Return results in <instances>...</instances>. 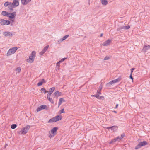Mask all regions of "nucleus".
<instances>
[{
	"instance_id": "nucleus-23",
	"label": "nucleus",
	"mask_w": 150,
	"mask_h": 150,
	"mask_svg": "<svg viewBox=\"0 0 150 150\" xmlns=\"http://www.w3.org/2000/svg\"><path fill=\"white\" fill-rule=\"evenodd\" d=\"M102 4L103 5H106L108 4V1L106 0H102Z\"/></svg>"
},
{
	"instance_id": "nucleus-28",
	"label": "nucleus",
	"mask_w": 150,
	"mask_h": 150,
	"mask_svg": "<svg viewBox=\"0 0 150 150\" xmlns=\"http://www.w3.org/2000/svg\"><path fill=\"white\" fill-rule=\"evenodd\" d=\"M47 98L48 100L49 101L52 103H54V101L52 100V99L50 98V97H47Z\"/></svg>"
},
{
	"instance_id": "nucleus-14",
	"label": "nucleus",
	"mask_w": 150,
	"mask_h": 150,
	"mask_svg": "<svg viewBox=\"0 0 150 150\" xmlns=\"http://www.w3.org/2000/svg\"><path fill=\"white\" fill-rule=\"evenodd\" d=\"M4 6L5 7L8 6V8L10 10H12L11 8V2H6L4 3Z\"/></svg>"
},
{
	"instance_id": "nucleus-12",
	"label": "nucleus",
	"mask_w": 150,
	"mask_h": 150,
	"mask_svg": "<svg viewBox=\"0 0 150 150\" xmlns=\"http://www.w3.org/2000/svg\"><path fill=\"white\" fill-rule=\"evenodd\" d=\"M22 4L24 5H26L31 1V0H21Z\"/></svg>"
},
{
	"instance_id": "nucleus-3",
	"label": "nucleus",
	"mask_w": 150,
	"mask_h": 150,
	"mask_svg": "<svg viewBox=\"0 0 150 150\" xmlns=\"http://www.w3.org/2000/svg\"><path fill=\"white\" fill-rule=\"evenodd\" d=\"M58 128L57 127H55L52 129L50 132H49V137L50 138L53 137L56 134V132Z\"/></svg>"
},
{
	"instance_id": "nucleus-1",
	"label": "nucleus",
	"mask_w": 150,
	"mask_h": 150,
	"mask_svg": "<svg viewBox=\"0 0 150 150\" xmlns=\"http://www.w3.org/2000/svg\"><path fill=\"white\" fill-rule=\"evenodd\" d=\"M36 56V52L33 51L29 57V58L26 60V61L29 63H33L34 61V58Z\"/></svg>"
},
{
	"instance_id": "nucleus-8",
	"label": "nucleus",
	"mask_w": 150,
	"mask_h": 150,
	"mask_svg": "<svg viewBox=\"0 0 150 150\" xmlns=\"http://www.w3.org/2000/svg\"><path fill=\"white\" fill-rule=\"evenodd\" d=\"M3 35L5 37H12L15 35L14 32H10L9 31H5L3 33Z\"/></svg>"
},
{
	"instance_id": "nucleus-37",
	"label": "nucleus",
	"mask_w": 150,
	"mask_h": 150,
	"mask_svg": "<svg viewBox=\"0 0 150 150\" xmlns=\"http://www.w3.org/2000/svg\"><path fill=\"white\" fill-rule=\"evenodd\" d=\"M41 90L42 91H44V93L45 94L46 93L47 91L44 88H41Z\"/></svg>"
},
{
	"instance_id": "nucleus-13",
	"label": "nucleus",
	"mask_w": 150,
	"mask_h": 150,
	"mask_svg": "<svg viewBox=\"0 0 150 150\" xmlns=\"http://www.w3.org/2000/svg\"><path fill=\"white\" fill-rule=\"evenodd\" d=\"M111 40L109 39L106 41L104 42L102 45L103 46H107L110 44L111 42Z\"/></svg>"
},
{
	"instance_id": "nucleus-22",
	"label": "nucleus",
	"mask_w": 150,
	"mask_h": 150,
	"mask_svg": "<svg viewBox=\"0 0 150 150\" xmlns=\"http://www.w3.org/2000/svg\"><path fill=\"white\" fill-rule=\"evenodd\" d=\"M130 28V26L129 25L126 26H123L119 28V29H128Z\"/></svg>"
},
{
	"instance_id": "nucleus-9",
	"label": "nucleus",
	"mask_w": 150,
	"mask_h": 150,
	"mask_svg": "<svg viewBox=\"0 0 150 150\" xmlns=\"http://www.w3.org/2000/svg\"><path fill=\"white\" fill-rule=\"evenodd\" d=\"M120 79L119 78L117 79H116L112 80L110 81L108 83H107L106 85L107 86H109L110 85H112L113 83H115L117 82H118L119 81Z\"/></svg>"
},
{
	"instance_id": "nucleus-19",
	"label": "nucleus",
	"mask_w": 150,
	"mask_h": 150,
	"mask_svg": "<svg viewBox=\"0 0 150 150\" xmlns=\"http://www.w3.org/2000/svg\"><path fill=\"white\" fill-rule=\"evenodd\" d=\"M8 13L5 11H3L1 13V14L4 16H6L7 17H8Z\"/></svg>"
},
{
	"instance_id": "nucleus-20",
	"label": "nucleus",
	"mask_w": 150,
	"mask_h": 150,
	"mask_svg": "<svg viewBox=\"0 0 150 150\" xmlns=\"http://www.w3.org/2000/svg\"><path fill=\"white\" fill-rule=\"evenodd\" d=\"M63 101H64V100L62 98H60L59 99L58 102L59 107L62 104Z\"/></svg>"
},
{
	"instance_id": "nucleus-34",
	"label": "nucleus",
	"mask_w": 150,
	"mask_h": 150,
	"mask_svg": "<svg viewBox=\"0 0 150 150\" xmlns=\"http://www.w3.org/2000/svg\"><path fill=\"white\" fill-rule=\"evenodd\" d=\"M41 110H42V109L40 108V106L37 108L36 110L37 112H39L41 111Z\"/></svg>"
},
{
	"instance_id": "nucleus-39",
	"label": "nucleus",
	"mask_w": 150,
	"mask_h": 150,
	"mask_svg": "<svg viewBox=\"0 0 150 150\" xmlns=\"http://www.w3.org/2000/svg\"><path fill=\"white\" fill-rule=\"evenodd\" d=\"M63 41L62 40V39L61 38L60 39H59V40H58L57 41V43H61V42H62Z\"/></svg>"
},
{
	"instance_id": "nucleus-32",
	"label": "nucleus",
	"mask_w": 150,
	"mask_h": 150,
	"mask_svg": "<svg viewBox=\"0 0 150 150\" xmlns=\"http://www.w3.org/2000/svg\"><path fill=\"white\" fill-rule=\"evenodd\" d=\"M17 127V125L16 124H14L12 125L11 126V128L12 129H15Z\"/></svg>"
},
{
	"instance_id": "nucleus-40",
	"label": "nucleus",
	"mask_w": 150,
	"mask_h": 150,
	"mask_svg": "<svg viewBox=\"0 0 150 150\" xmlns=\"http://www.w3.org/2000/svg\"><path fill=\"white\" fill-rule=\"evenodd\" d=\"M109 59H110V57L108 56H107L104 58V60H108Z\"/></svg>"
},
{
	"instance_id": "nucleus-29",
	"label": "nucleus",
	"mask_w": 150,
	"mask_h": 150,
	"mask_svg": "<svg viewBox=\"0 0 150 150\" xmlns=\"http://www.w3.org/2000/svg\"><path fill=\"white\" fill-rule=\"evenodd\" d=\"M42 81H40L38 83V86H41L42 84V83H43V82L45 81L44 79H42Z\"/></svg>"
},
{
	"instance_id": "nucleus-24",
	"label": "nucleus",
	"mask_w": 150,
	"mask_h": 150,
	"mask_svg": "<svg viewBox=\"0 0 150 150\" xmlns=\"http://www.w3.org/2000/svg\"><path fill=\"white\" fill-rule=\"evenodd\" d=\"M56 121L55 120L54 117H53L52 118L50 119L48 122V123H52L53 122H55Z\"/></svg>"
},
{
	"instance_id": "nucleus-31",
	"label": "nucleus",
	"mask_w": 150,
	"mask_h": 150,
	"mask_svg": "<svg viewBox=\"0 0 150 150\" xmlns=\"http://www.w3.org/2000/svg\"><path fill=\"white\" fill-rule=\"evenodd\" d=\"M47 107V106L45 105H42L40 106V108L42 109H45Z\"/></svg>"
},
{
	"instance_id": "nucleus-44",
	"label": "nucleus",
	"mask_w": 150,
	"mask_h": 150,
	"mask_svg": "<svg viewBox=\"0 0 150 150\" xmlns=\"http://www.w3.org/2000/svg\"><path fill=\"white\" fill-rule=\"evenodd\" d=\"M97 94H98L99 95V94H101L100 91H99V90H98L97 91Z\"/></svg>"
},
{
	"instance_id": "nucleus-41",
	"label": "nucleus",
	"mask_w": 150,
	"mask_h": 150,
	"mask_svg": "<svg viewBox=\"0 0 150 150\" xmlns=\"http://www.w3.org/2000/svg\"><path fill=\"white\" fill-rule=\"evenodd\" d=\"M60 112L61 113H63L65 112L64 111V109H61L60 110Z\"/></svg>"
},
{
	"instance_id": "nucleus-2",
	"label": "nucleus",
	"mask_w": 150,
	"mask_h": 150,
	"mask_svg": "<svg viewBox=\"0 0 150 150\" xmlns=\"http://www.w3.org/2000/svg\"><path fill=\"white\" fill-rule=\"evenodd\" d=\"M18 49V48L17 47H14L10 49L7 53V56H9L14 54Z\"/></svg>"
},
{
	"instance_id": "nucleus-17",
	"label": "nucleus",
	"mask_w": 150,
	"mask_h": 150,
	"mask_svg": "<svg viewBox=\"0 0 150 150\" xmlns=\"http://www.w3.org/2000/svg\"><path fill=\"white\" fill-rule=\"evenodd\" d=\"M8 17H9L10 18L13 19L14 18L15 16L13 14V13H8Z\"/></svg>"
},
{
	"instance_id": "nucleus-38",
	"label": "nucleus",
	"mask_w": 150,
	"mask_h": 150,
	"mask_svg": "<svg viewBox=\"0 0 150 150\" xmlns=\"http://www.w3.org/2000/svg\"><path fill=\"white\" fill-rule=\"evenodd\" d=\"M125 134L124 133H122L120 136V137H121V139H122L123 138L125 137Z\"/></svg>"
},
{
	"instance_id": "nucleus-4",
	"label": "nucleus",
	"mask_w": 150,
	"mask_h": 150,
	"mask_svg": "<svg viewBox=\"0 0 150 150\" xmlns=\"http://www.w3.org/2000/svg\"><path fill=\"white\" fill-rule=\"evenodd\" d=\"M19 5L18 0H13L12 3L11 2L10 7L13 10V8L18 6Z\"/></svg>"
},
{
	"instance_id": "nucleus-5",
	"label": "nucleus",
	"mask_w": 150,
	"mask_h": 150,
	"mask_svg": "<svg viewBox=\"0 0 150 150\" xmlns=\"http://www.w3.org/2000/svg\"><path fill=\"white\" fill-rule=\"evenodd\" d=\"M10 23V22L8 20L0 19V25H8Z\"/></svg>"
},
{
	"instance_id": "nucleus-47",
	"label": "nucleus",
	"mask_w": 150,
	"mask_h": 150,
	"mask_svg": "<svg viewBox=\"0 0 150 150\" xmlns=\"http://www.w3.org/2000/svg\"><path fill=\"white\" fill-rule=\"evenodd\" d=\"M106 128L107 129H111V128H110V127H106Z\"/></svg>"
},
{
	"instance_id": "nucleus-46",
	"label": "nucleus",
	"mask_w": 150,
	"mask_h": 150,
	"mask_svg": "<svg viewBox=\"0 0 150 150\" xmlns=\"http://www.w3.org/2000/svg\"><path fill=\"white\" fill-rule=\"evenodd\" d=\"M130 78L132 79V81L133 80V78L132 77V74H130Z\"/></svg>"
},
{
	"instance_id": "nucleus-36",
	"label": "nucleus",
	"mask_w": 150,
	"mask_h": 150,
	"mask_svg": "<svg viewBox=\"0 0 150 150\" xmlns=\"http://www.w3.org/2000/svg\"><path fill=\"white\" fill-rule=\"evenodd\" d=\"M102 87H103V86H102V84H101L99 86V88H98V90L99 91H101V89H102Z\"/></svg>"
},
{
	"instance_id": "nucleus-25",
	"label": "nucleus",
	"mask_w": 150,
	"mask_h": 150,
	"mask_svg": "<svg viewBox=\"0 0 150 150\" xmlns=\"http://www.w3.org/2000/svg\"><path fill=\"white\" fill-rule=\"evenodd\" d=\"M49 47V46L48 45L46 46L43 48L42 51L44 52V53H45L48 50Z\"/></svg>"
},
{
	"instance_id": "nucleus-45",
	"label": "nucleus",
	"mask_w": 150,
	"mask_h": 150,
	"mask_svg": "<svg viewBox=\"0 0 150 150\" xmlns=\"http://www.w3.org/2000/svg\"><path fill=\"white\" fill-rule=\"evenodd\" d=\"M48 94L47 95V97H49V96L50 97L52 93H50L49 92H48Z\"/></svg>"
},
{
	"instance_id": "nucleus-43",
	"label": "nucleus",
	"mask_w": 150,
	"mask_h": 150,
	"mask_svg": "<svg viewBox=\"0 0 150 150\" xmlns=\"http://www.w3.org/2000/svg\"><path fill=\"white\" fill-rule=\"evenodd\" d=\"M135 69L134 68H132L131 69V74H132L133 71V70H134Z\"/></svg>"
},
{
	"instance_id": "nucleus-50",
	"label": "nucleus",
	"mask_w": 150,
	"mask_h": 150,
	"mask_svg": "<svg viewBox=\"0 0 150 150\" xmlns=\"http://www.w3.org/2000/svg\"><path fill=\"white\" fill-rule=\"evenodd\" d=\"M113 112H114V113H117V112L115 111H113Z\"/></svg>"
},
{
	"instance_id": "nucleus-49",
	"label": "nucleus",
	"mask_w": 150,
	"mask_h": 150,
	"mask_svg": "<svg viewBox=\"0 0 150 150\" xmlns=\"http://www.w3.org/2000/svg\"><path fill=\"white\" fill-rule=\"evenodd\" d=\"M103 34L102 33L100 35V37H102L103 36Z\"/></svg>"
},
{
	"instance_id": "nucleus-42",
	"label": "nucleus",
	"mask_w": 150,
	"mask_h": 150,
	"mask_svg": "<svg viewBox=\"0 0 150 150\" xmlns=\"http://www.w3.org/2000/svg\"><path fill=\"white\" fill-rule=\"evenodd\" d=\"M44 53H44V52L42 51L41 52H40L39 54L41 55H42Z\"/></svg>"
},
{
	"instance_id": "nucleus-18",
	"label": "nucleus",
	"mask_w": 150,
	"mask_h": 150,
	"mask_svg": "<svg viewBox=\"0 0 150 150\" xmlns=\"http://www.w3.org/2000/svg\"><path fill=\"white\" fill-rule=\"evenodd\" d=\"M110 128L112 131L113 132H115L118 129V127L117 126H113L110 127Z\"/></svg>"
},
{
	"instance_id": "nucleus-6",
	"label": "nucleus",
	"mask_w": 150,
	"mask_h": 150,
	"mask_svg": "<svg viewBox=\"0 0 150 150\" xmlns=\"http://www.w3.org/2000/svg\"><path fill=\"white\" fill-rule=\"evenodd\" d=\"M30 128V126L29 125H27L25 127L22 129L21 131L20 132V133L25 134Z\"/></svg>"
},
{
	"instance_id": "nucleus-33",
	"label": "nucleus",
	"mask_w": 150,
	"mask_h": 150,
	"mask_svg": "<svg viewBox=\"0 0 150 150\" xmlns=\"http://www.w3.org/2000/svg\"><path fill=\"white\" fill-rule=\"evenodd\" d=\"M16 71L18 73L20 72L21 71V69L20 67H18L16 69Z\"/></svg>"
},
{
	"instance_id": "nucleus-7",
	"label": "nucleus",
	"mask_w": 150,
	"mask_h": 150,
	"mask_svg": "<svg viewBox=\"0 0 150 150\" xmlns=\"http://www.w3.org/2000/svg\"><path fill=\"white\" fill-rule=\"evenodd\" d=\"M147 144V143L146 141L139 142V144L135 147V149H137L140 148L142 146H144Z\"/></svg>"
},
{
	"instance_id": "nucleus-21",
	"label": "nucleus",
	"mask_w": 150,
	"mask_h": 150,
	"mask_svg": "<svg viewBox=\"0 0 150 150\" xmlns=\"http://www.w3.org/2000/svg\"><path fill=\"white\" fill-rule=\"evenodd\" d=\"M55 87H53L50 88L49 91H48L47 92H49L50 93H52L54 91V90H55Z\"/></svg>"
},
{
	"instance_id": "nucleus-10",
	"label": "nucleus",
	"mask_w": 150,
	"mask_h": 150,
	"mask_svg": "<svg viewBox=\"0 0 150 150\" xmlns=\"http://www.w3.org/2000/svg\"><path fill=\"white\" fill-rule=\"evenodd\" d=\"M149 49H150V46L147 45L144 46L142 52L145 53L147 52L148 50Z\"/></svg>"
},
{
	"instance_id": "nucleus-35",
	"label": "nucleus",
	"mask_w": 150,
	"mask_h": 150,
	"mask_svg": "<svg viewBox=\"0 0 150 150\" xmlns=\"http://www.w3.org/2000/svg\"><path fill=\"white\" fill-rule=\"evenodd\" d=\"M66 58H64L62 59H61V60L59 61V62L61 63V62L64 61L65 59H66Z\"/></svg>"
},
{
	"instance_id": "nucleus-27",
	"label": "nucleus",
	"mask_w": 150,
	"mask_h": 150,
	"mask_svg": "<svg viewBox=\"0 0 150 150\" xmlns=\"http://www.w3.org/2000/svg\"><path fill=\"white\" fill-rule=\"evenodd\" d=\"M60 62H58L57 64V65H56V70H57V69H59V65H60Z\"/></svg>"
},
{
	"instance_id": "nucleus-30",
	"label": "nucleus",
	"mask_w": 150,
	"mask_h": 150,
	"mask_svg": "<svg viewBox=\"0 0 150 150\" xmlns=\"http://www.w3.org/2000/svg\"><path fill=\"white\" fill-rule=\"evenodd\" d=\"M69 36L68 35H67L64 36L62 38H61L62 40L63 41L65 40Z\"/></svg>"
},
{
	"instance_id": "nucleus-11",
	"label": "nucleus",
	"mask_w": 150,
	"mask_h": 150,
	"mask_svg": "<svg viewBox=\"0 0 150 150\" xmlns=\"http://www.w3.org/2000/svg\"><path fill=\"white\" fill-rule=\"evenodd\" d=\"M122 139L120 136L116 137L115 138L112 139L111 142H110V144H111L112 143L115 142L116 141H120Z\"/></svg>"
},
{
	"instance_id": "nucleus-48",
	"label": "nucleus",
	"mask_w": 150,
	"mask_h": 150,
	"mask_svg": "<svg viewBox=\"0 0 150 150\" xmlns=\"http://www.w3.org/2000/svg\"><path fill=\"white\" fill-rule=\"evenodd\" d=\"M118 104H117L116 105V107L115 108H117V107H118Z\"/></svg>"
},
{
	"instance_id": "nucleus-15",
	"label": "nucleus",
	"mask_w": 150,
	"mask_h": 150,
	"mask_svg": "<svg viewBox=\"0 0 150 150\" xmlns=\"http://www.w3.org/2000/svg\"><path fill=\"white\" fill-rule=\"evenodd\" d=\"M56 122L61 120L62 118V117L60 115H57L54 117Z\"/></svg>"
},
{
	"instance_id": "nucleus-16",
	"label": "nucleus",
	"mask_w": 150,
	"mask_h": 150,
	"mask_svg": "<svg viewBox=\"0 0 150 150\" xmlns=\"http://www.w3.org/2000/svg\"><path fill=\"white\" fill-rule=\"evenodd\" d=\"M54 94L55 96L58 97L62 95V93L58 91H56L54 93Z\"/></svg>"
},
{
	"instance_id": "nucleus-26",
	"label": "nucleus",
	"mask_w": 150,
	"mask_h": 150,
	"mask_svg": "<svg viewBox=\"0 0 150 150\" xmlns=\"http://www.w3.org/2000/svg\"><path fill=\"white\" fill-rule=\"evenodd\" d=\"M91 96L95 97L96 98L98 99H100L101 98V96H99V95L97 94L96 95H91Z\"/></svg>"
}]
</instances>
